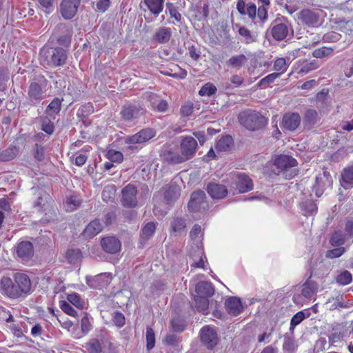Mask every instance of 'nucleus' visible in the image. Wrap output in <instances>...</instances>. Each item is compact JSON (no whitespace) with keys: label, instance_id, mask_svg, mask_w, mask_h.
<instances>
[{"label":"nucleus","instance_id":"f257e3e1","mask_svg":"<svg viewBox=\"0 0 353 353\" xmlns=\"http://www.w3.org/2000/svg\"><path fill=\"white\" fill-rule=\"evenodd\" d=\"M31 288L30 279L23 272H15L12 278L4 276L0 279V293L12 300L28 296Z\"/></svg>","mask_w":353,"mask_h":353},{"label":"nucleus","instance_id":"f03ea898","mask_svg":"<svg viewBox=\"0 0 353 353\" xmlns=\"http://www.w3.org/2000/svg\"><path fill=\"white\" fill-rule=\"evenodd\" d=\"M180 152L170 151L166 155V160L172 164H179L192 159L198 149L197 141L191 136L181 137Z\"/></svg>","mask_w":353,"mask_h":353},{"label":"nucleus","instance_id":"7ed1b4c3","mask_svg":"<svg viewBox=\"0 0 353 353\" xmlns=\"http://www.w3.org/2000/svg\"><path fill=\"white\" fill-rule=\"evenodd\" d=\"M33 198L32 207L39 212L45 214L41 219L43 222H50L56 217V212L52 206L53 200L51 196L43 189L40 188H32Z\"/></svg>","mask_w":353,"mask_h":353},{"label":"nucleus","instance_id":"20e7f679","mask_svg":"<svg viewBox=\"0 0 353 353\" xmlns=\"http://www.w3.org/2000/svg\"><path fill=\"white\" fill-rule=\"evenodd\" d=\"M238 119L241 125L250 131L258 130L266 124L265 117L256 111H243L239 114Z\"/></svg>","mask_w":353,"mask_h":353},{"label":"nucleus","instance_id":"39448f33","mask_svg":"<svg viewBox=\"0 0 353 353\" xmlns=\"http://www.w3.org/2000/svg\"><path fill=\"white\" fill-rule=\"evenodd\" d=\"M271 34L276 41H283L293 34V29L285 17L277 18L271 24Z\"/></svg>","mask_w":353,"mask_h":353},{"label":"nucleus","instance_id":"423d86ee","mask_svg":"<svg viewBox=\"0 0 353 353\" xmlns=\"http://www.w3.org/2000/svg\"><path fill=\"white\" fill-rule=\"evenodd\" d=\"M155 135L156 132L154 129L147 128L142 129L134 134L128 136L125 138L124 142L128 145L130 150L134 151L138 149L137 146L135 145L136 144L145 143L154 137Z\"/></svg>","mask_w":353,"mask_h":353},{"label":"nucleus","instance_id":"0eeeda50","mask_svg":"<svg viewBox=\"0 0 353 353\" xmlns=\"http://www.w3.org/2000/svg\"><path fill=\"white\" fill-rule=\"evenodd\" d=\"M44 61L46 64L58 67L63 65L68 59L67 51L62 48L57 47L48 49L44 52Z\"/></svg>","mask_w":353,"mask_h":353},{"label":"nucleus","instance_id":"6e6552de","mask_svg":"<svg viewBox=\"0 0 353 353\" xmlns=\"http://www.w3.org/2000/svg\"><path fill=\"white\" fill-rule=\"evenodd\" d=\"M34 252L33 245L28 241H20L14 248L16 259L23 263H26L32 260Z\"/></svg>","mask_w":353,"mask_h":353},{"label":"nucleus","instance_id":"1a4fd4ad","mask_svg":"<svg viewBox=\"0 0 353 353\" xmlns=\"http://www.w3.org/2000/svg\"><path fill=\"white\" fill-rule=\"evenodd\" d=\"M137 188L133 184H128L121 190V202L123 206L129 208H134L137 206Z\"/></svg>","mask_w":353,"mask_h":353},{"label":"nucleus","instance_id":"9d476101","mask_svg":"<svg viewBox=\"0 0 353 353\" xmlns=\"http://www.w3.org/2000/svg\"><path fill=\"white\" fill-rule=\"evenodd\" d=\"M332 185V178L330 172L323 170V173L318 174L316 176L315 183L312 187L316 196L320 197L324 190L327 188H330Z\"/></svg>","mask_w":353,"mask_h":353},{"label":"nucleus","instance_id":"9b49d317","mask_svg":"<svg viewBox=\"0 0 353 353\" xmlns=\"http://www.w3.org/2000/svg\"><path fill=\"white\" fill-rule=\"evenodd\" d=\"M200 337L201 342L208 349H212L217 345V333L213 327L209 325H206L201 330Z\"/></svg>","mask_w":353,"mask_h":353},{"label":"nucleus","instance_id":"f8f14e48","mask_svg":"<svg viewBox=\"0 0 353 353\" xmlns=\"http://www.w3.org/2000/svg\"><path fill=\"white\" fill-rule=\"evenodd\" d=\"M208 204L205 201V193L202 190L194 192L188 203V208L191 212L205 210Z\"/></svg>","mask_w":353,"mask_h":353},{"label":"nucleus","instance_id":"ddd939ff","mask_svg":"<svg viewBox=\"0 0 353 353\" xmlns=\"http://www.w3.org/2000/svg\"><path fill=\"white\" fill-rule=\"evenodd\" d=\"M301 123V117L298 113H287L283 117L281 127L283 130L294 131Z\"/></svg>","mask_w":353,"mask_h":353},{"label":"nucleus","instance_id":"4468645a","mask_svg":"<svg viewBox=\"0 0 353 353\" xmlns=\"http://www.w3.org/2000/svg\"><path fill=\"white\" fill-rule=\"evenodd\" d=\"M43 90L36 82L31 83L28 90V99L32 105L38 104L43 99Z\"/></svg>","mask_w":353,"mask_h":353},{"label":"nucleus","instance_id":"2eb2a0df","mask_svg":"<svg viewBox=\"0 0 353 353\" xmlns=\"http://www.w3.org/2000/svg\"><path fill=\"white\" fill-rule=\"evenodd\" d=\"M80 0H63L61 5V12L66 19H72L77 12Z\"/></svg>","mask_w":353,"mask_h":353},{"label":"nucleus","instance_id":"dca6fc26","mask_svg":"<svg viewBox=\"0 0 353 353\" xmlns=\"http://www.w3.org/2000/svg\"><path fill=\"white\" fill-rule=\"evenodd\" d=\"M274 165L277 168L279 172H282L295 167L297 165V161L290 156L281 154L275 158Z\"/></svg>","mask_w":353,"mask_h":353},{"label":"nucleus","instance_id":"f3484780","mask_svg":"<svg viewBox=\"0 0 353 353\" xmlns=\"http://www.w3.org/2000/svg\"><path fill=\"white\" fill-rule=\"evenodd\" d=\"M140 110L139 105L126 103L122 107L120 114L125 121H130L139 117Z\"/></svg>","mask_w":353,"mask_h":353},{"label":"nucleus","instance_id":"a211bd4d","mask_svg":"<svg viewBox=\"0 0 353 353\" xmlns=\"http://www.w3.org/2000/svg\"><path fill=\"white\" fill-rule=\"evenodd\" d=\"M57 28L59 31L63 33V35L60 36L57 39L58 43L61 46L68 47L70 45L73 33L72 26L60 23L57 26Z\"/></svg>","mask_w":353,"mask_h":353},{"label":"nucleus","instance_id":"6ab92c4d","mask_svg":"<svg viewBox=\"0 0 353 353\" xmlns=\"http://www.w3.org/2000/svg\"><path fill=\"white\" fill-rule=\"evenodd\" d=\"M103 250L110 254H115L121 250L120 241L114 236H108L101 239Z\"/></svg>","mask_w":353,"mask_h":353},{"label":"nucleus","instance_id":"aec40b11","mask_svg":"<svg viewBox=\"0 0 353 353\" xmlns=\"http://www.w3.org/2000/svg\"><path fill=\"white\" fill-rule=\"evenodd\" d=\"M207 192L214 199H223L228 194L227 188L222 184L210 183L207 186Z\"/></svg>","mask_w":353,"mask_h":353},{"label":"nucleus","instance_id":"412c9836","mask_svg":"<svg viewBox=\"0 0 353 353\" xmlns=\"http://www.w3.org/2000/svg\"><path fill=\"white\" fill-rule=\"evenodd\" d=\"M299 20L308 26H316L319 23V15L309 9L301 10L299 16Z\"/></svg>","mask_w":353,"mask_h":353},{"label":"nucleus","instance_id":"4be33fe9","mask_svg":"<svg viewBox=\"0 0 353 353\" xmlns=\"http://www.w3.org/2000/svg\"><path fill=\"white\" fill-rule=\"evenodd\" d=\"M225 305L227 312L232 316L239 315L243 310L240 299L234 296L228 298L225 302Z\"/></svg>","mask_w":353,"mask_h":353},{"label":"nucleus","instance_id":"5701e85b","mask_svg":"<svg viewBox=\"0 0 353 353\" xmlns=\"http://www.w3.org/2000/svg\"><path fill=\"white\" fill-rule=\"evenodd\" d=\"M163 343L168 347V353H177L179 352V339L174 334H168L163 340Z\"/></svg>","mask_w":353,"mask_h":353},{"label":"nucleus","instance_id":"b1692460","mask_svg":"<svg viewBox=\"0 0 353 353\" xmlns=\"http://www.w3.org/2000/svg\"><path fill=\"white\" fill-rule=\"evenodd\" d=\"M236 176L238 179L237 188L240 193L248 192L253 189L252 181L248 176L242 173H239Z\"/></svg>","mask_w":353,"mask_h":353},{"label":"nucleus","instance_id":"393cba45","mask_svg":"<svg viewBox=\"0 0 353 353\" xmlns=\"http://www.w3.org/2000/svg\"><path fill=\"white\" fill-rule=\"evenodd\" d=\"M103 229V225L97 219L91 221L85 228L83 236L91 239L99 234Z\"/></svg>","mask_w":353,"mask_h":353},{"label":"nucleus","instance_id":"a878e982","mask_svg":"<svg viewBox=\"0 0 353 353\" xmlns=\"http://www.w3.org/2000/svg\"><path fill=\"white\" fill-rule=\"evenodd\" d=\"M214 294L212 283L209 281L199 282L195 287V294L211 297Z\"/></svg>","mask_w":353,"mask_h":353},{"label":"nucleus","instance_id":"bb28decb","mask_svg":"<svg viewBox=\"0 0 353 353\" xmlns=\"http://www.w3.org/2000/svg\"><path fill=\"white\" fill-rule=\"evenodd\" d=\"M319 68L318 62L316 60L307 61V60H299L298 61V65L296 71L298 74H307L314 70Z\"/></svg>","mask_w":353,"mask_h":353},{"label":"nucleus","instance_id":"cd10ccee","mask_svg":"<svg viewBox=\"0 0 353 353\" xmlns=\"http://www.w3.org/2000/svg\"><path fill=\"white\" fill-rule=\"evenodd\" d=\"M248 62V58L243 54L232 56L226 64L231 68L239 70Z\"/></svg>","mask_w":353,"mask_h":353},{"label":"nucleus","instance_id":"c85d7f7f","mask_svg":"<svg viewBox=\"0 0 353 353\" xmlns=\"http://www.w3.org/2000/svg\"><path fill=\"white\" fill-rule=\"evenodd\" d=\"M156 230V224L154 222H149L142 228L140 234V243L143 245L146 241L151 238Z\"/></svg>","mask_w":353,"mask_h":353},{"label":"nucleus","instance_id":"c756f323","mask_svg":"<svg viewBox=\"0 0 353 353\" xmlns=\"http://www.w3.org/2000/svg\"><path fill=\"white\" fill-rule=\"evenodd\" d=\"M172 32L170 28L161 27L156 31L154 39L159 43H165L169 41Z\"/></svg>","mask_w":353,"mask_h":353},{"label":"nucleus","instance_id":"7c9ffc66","mask_svg":"<svg viewBox=\"0 0 353 353\" xmlns=\"http://www.w3.org/2000/svg\"><path fill=\"white\" fill-rule=\"evenodd\" d=\"M318 290V285L316 282L308 280L303 285L301 294L306 299H310L314 296Z\"/></svg>","mask_w":353,"mask_h":353},{"label":"nucleus","instance_id":"2f4dec72","mask_svg":"<svg viewBox=\"0 0 353 353\" xmlns=\"http://www.w3.org/2000/svg\"><path fill=\"white\" fill-rule=\"evenodd\" d=\"M310 315V309H305L295 314L290 321V330H293L296 325L300 324L304 319L309 318Z\"/></svg>","mask_w":353,"mask_h":353},{"label":"nucleus","instance_id":"473e14b6","mask_svg":"<svg viewBox=\"0 0 353 353\" xmlns=\"http://www.w3.org/2000/svg\"><path fill=\"white\" fill-rule=\"evenodd\" d=\"M164 0H144L148 10L154 15H159L163 9Z\"/></svg>","mask_w":353,"mask_h":353},{"label":"nucleus","instance_id":"72a5a7b5","mask_svg":"<svg viewBox=\"0 0 353 353\" xmlns=\"http://www.w3.org/2000/svg\"><path fill=\"white\" fill-rule=\"evenodd\" d=\"M208 296H203L197 294L194 295L195 307L196 310L203 314L207 313L209 307Z\"/></svg>","mask_w":353,"mask_h":353},{"label":"nucleus","instance_id":"f704fd0d","mask_svg":"<svg viewBox=\"0 0 353 353\" xmlns=\"http://www.w3.org/2000/svg\"><path fill=\"white\" fill-rule=\"evenodd\" d=\"M61 106V100L59 98H54L47 106L46 114L54 119L55 115L59 113Z\"/></svg>","mask_w":353,"mask_h":353},{"label":"nucleus","instance_id":"c9c22d12","mask_svg":"<svg viewBox=\"0 0 353 353\" xmlns=\"http://www.w3.org/2000/svg\"><path fill=\"white\" fill-rule=\"evenodd\" d=\"M233 143V139L230 135L223 136L217 142L215 145L218 151H227L230 149Z\"/></svg>","mask_w":353,"mask_h":353},{"label":"nucleus","instance_id":"e433bc0d","mask_svg":"<svg viewBox=\"0 0 353 353\" xmlns=\"http://www.w3.org/2000/svg\"><path fill=\"white\" fill-rule=\"evenodd\" d=\"M342 183L346 189L353 186V167L344 169L342 174Z\"/></svg>","mask_w":353,"mask_h":353},{"label":"nucleus","instance_id":"4c0bfd02","mask_svg":"<svg viewBox=\"0 0 353 353\" xmlns=\"http://www.w3.org/2000/svg\"><path fill=\"white\" fill-rule=\"evenodd\" d=\"M349 237L341 230L335 231L330 239V243L334 246H339L345 243Z\"/></svg>","mask_w":353,"mask_h":353},{"label":"nucleus","instance_id":"58836bf2","mask_svg":"<svg viewBox=\"0 0 353 353\" xmlns=\"http://www.w3.org/2000/svg\"><path fill=\"white\" fill-rule=\"evenodd\" d=\"M179 188L176 186H169L164 193V198L168 204L174 201L179 196Z\"/></svg>","mask_w":353,"mask_h":353},{"label":"nucleus","instance_id":"ea45409f","mask_svg":"<svg viewBox=\"0 0 353 353\" xmlns=\"http://www.w3.org/2000/svg\"><path fill=\"white\" fill-rule=\"evenodd\" d=\"M67 300L68 303L72 304L79 309H83L85 303L84 299H83L81 296L76 292L68 294Z\"/></svg>","mask_w":353,"mask_h":353},{"label":"nucleus","instance_id":"a19ab883","mask_svg":"<svg viewBox=\"0 0 353 353\" xmlns=\"http://www.w3.org/2000/svg\"><path fill=\"white\" fill-rule=\"evenodd\" d=\"M18 153V149L14 146L3 150L0 153V161H8L14 159Z\"/></svg>","mask_w":353,"mask_h":353},{"label":"nucleus","instance_id":"79ce46f5","mask_svg":"<svg viewBox=\"0 0 353 353\" xmlns=\"http://www.w3.org/2000/svg\"><path fill=\"white\" fill-rule=\"evenodd\" d=\"M301 208L305 216L312 215L317 212V205L312 200H307L301 203Z\"/></svg>","mask_w":353,"mask_h":353},{"label":"nucleus","instance_id":"37998d69","mask_svg":"<svg viewBox=\"0 0 353 353\" xmlns=\"http://www.w3.org/2000/svg\"><path fill=\"white\" fill-rule=\"evenodd\" d=\"M172 231L175 234H181L185 231L186 227L185 221L181 218L173 219L170 223Z\"/></svg>","mask_w":353,"mask_h":353},{"label":"nucleus","instance_id":"c03bdc74","mask_svg":"<svg viewBox=\"0 0 353 353\" xmlns=\"http://www.w3.org/2000/svg\"><path fill=\"white\" fill-rule=\"evenodd\" d=\"M336 282L340 285H346L350 284L352 281V274L347 271L344 270L340 272L335 278Z\"/></svg>","mask_w":353,"mask_h":353},{"label":"nucleus","instance_id":"a18cd8bd","mask_svg":"<svg viewBox=\"0 0 353 353\" xmlns=\"http://www.w3.org/2000/svg\"><path fill=\"white\" fill-rule=\"evenodd\" d=\"M88 353H100L101 352V345L99 340L96 339H91L83 346Z\"/></svg>","mask_w":353,"mask_h":353},{"label":"nucleus","instance_id":"49530a36","mask_svg":"<svg viewBox=\"0 0 353 353\" xmlns=\"http://www.w3.org/2000/svg\"><path fill=\"white\" fill-rule=\"evenodd\" d=\"M81 204L80 199L74 195L67 197L65 202V208L67 211H73L77 209Z\"/></svg>","mask_w":353,"mask_h":353},{"label":"nucleus","instance_id":"de8ad7c7","mask_svg":"<svg viewBox=\"0 0 353 353\" xmlns=\"http://www.w3.org/2000/svg\"><path fill=\"white\" fill-rule=\"evenodd\" d=\"M216 91V87L213 83L208 82L202 86L199 92V94L202 97H210L214 94Z\"/></svg>","mask_w":353,"mask_h":353},{"label":"nucleus","instance_id":"09e8293b","mask_svg":"<svg viewBox=\"0 0 353 353\" xmlns=\"http://www.w3.org/2000/svg\"><path fill=\"white\" fill-rule=\"evenodd\" d=\"M111 279V274L110 273H102V274H99L98 275H97L94 278V281L95 282H102V283H99V285H91L92 287L93 288H102L106 285H108L109 283H110V281Z\"/></svg>","mask_w":353,"mask_h":353},{"label":"nucleus","instance_id":"8fccbe9b","mask_svg":"<svg viewBox=\"0 0 353 353\" xmlns=\"http://www.w3.org/2000/svg\"><path fill=\"white\" fill-rule=\"evenodd\" d=\"M334 49L332 48L322 47L314 50L312 55L316 58H323L332 54Z\"/></svg>","mask_w":353,"mask_h":353},{"label":"nucleus","instance_id":"3c124183","mask_svg":"<svg viewBox=\"0 0 353 353\" xmlns=\"http://www.w3.org/2000/svg\"><path fill=\"white\" fill-rule=\"evenodd\" d=\"M288 65L285 58H277L274 62L273 68L277 71L276 73H281V75L287 70Z\"/></svg>","mask_w":353,"mask_h":353},{"label":"nucleus","instance_id":"603ef678","mask_svg":"<svg viewBox=\"0 0 353 353\" xmlns=\"http://www.w3.org/2000/svg\"><path fill=\"white\" fill-rule=\"evenodd\" d=\"M155 334L152 328L148 327L146 329V347L151 350L155 345Z\"/></svg>","mask_w":353,"mask_h":353},{"label":"nucleus","instance_id":"864d4df0","mask_svg":"<svg viewBox=\"0 0 353 353\" xmlns=\"http://www.w3.org/2000/svg\"><path fill=\"white\" fill-rule=\"evenodd\" d=\"M238 32L246 43H250L255 41L254 36L252 34L251 32L247 28L243 26L240 27Z\"/></svg>","mask_w":353,"mask_h":353},{"label":"nucleus","instance_id":"5fc2aeb1","mask_svg":"<svg viewBox=\"0 0 353 353\" xmlns=\"http://www.w3.org/2000/svg\"><path fill=\"white\" fill-rule=\"evenodd\" d=\"M283 349L285 353H294L296 350L294 339L292 337H285Z\"/></svg>","mask_w":353,"mask_h":353},{"label":"nucleus","instance_id":"6e6d98bb","mask_svg":"<svg viewBox=\"0 0 353 353\" xmlns=\"http://www.w3.org/2000/svg\"><path fill=\"white\" fill-rule=\"evenodd\" d=\"M108 159L112 162L121 163L123 160V153L120 151L110 150L107 153Z\"/></svg>","mask_w":353,"mask_h":353},{"label":"nucleus","instance_id":"4d7b16f0","mask_svg":"<svg viewBox=\"0 0 353 353\" xmlns=\"http://www.w3.org/2000/svg\"><path fill=\"white\" fill-rule=\"evenodd\" d=\"M152 108L154 110H156L159 112H165L168 108V104L165 100H158L156 101H152L151 103Z\"/></svg>","mask_w":353,"mask_h":353},{"label":"nucleus","instance_id":"13d9d810","mask_svg":"<svg viewBox=\"0 0 353 353\" xmlns=\"http://www.w3.org/2000/svg\"><path fill=\"white\" fill-rule=\"evenodd\" d=\"M281 76V73H271L262 79L260 80V81L258 83V87H262L264 85H269L270 83H273L275 79L279 78Z\"/></svg>","mask_w":353,"mask_h":353},{"label":"nucleus","instance_id":"bf43d9fd","mask_svg":"<svg viewBox=\"0 0 353 353\" xmlns=\"http://www.w3.org/2000/svg\"><path fill=\"white\" fill-rule=\"evenodd\" d=\"M171 326L174 332H181L183 331L185 324L183 319L174 318L171 321Z\"/></svg>","mask_w":353,"mask_h":353},{"label":"nucleus","instance_id":"052dcab7","mask_svg":"<svg viewBox=\"0 0 353 353\" xmlns=\"http://www.w3.org/2000/svg\"><path fill=\"white\" fill-rule=\"evenodd\" d=\"M197 10L202 17H207L209 14V6L207 0H201L197 5Z\"/></svg>","mask_w":353,"mask_h":353},{"label":"nucleus","instance_id":"680f3d73","mask_svg":"<svg viewBox=\"0 0 353 353\" xmlns=\"http://www.w3.org/2000/svg\"><path fill=\"white\" fill-rule=\"evenodd\" d=\"M54 124L50 119L45 118L42 120L41 130L43 131H44L48 134H52L54 132Z\"/></svg>","mask_w":353,"mask_h":353},{"label":"nucleus","instance_id":"e2e57ef3","mask_svg":"<svg viewBox=\"0 0 353 353\" xmlns=\"http://www.w3.org/2000/svg\"><path fill=\"white\" fill-rule=\"evenodd\" d=\"M318 114L314 110H308L305 112V120L309 124H314L317 120Z\"/></svg>","mask_w":353,"mask_h":353},{"label":"nucleus","instance_id":"0e129e2a","mask_svg":"<svg viewBox=\"0 0 353 353\" xmlns=\"http://www.w3.org/2000/svg\"><path fill=\"white\" fill-rule=\"evenodd\" d=\"M259 22L263 23L268 19V8L259 6L256 11V17Z\"/></svg>","mask_w":353,"mask_h":353},{"label":"nucleus","instance_id":"69168bd1","mask_svg":"<svg viewBox=\"0 0 353 353\" xmlns=\"http://www.w3.org/2000/svg\"><path fill=\"white\" fill-rule=\"evenodd\" d=\"M44 148L41 145L37 143L34 148V157L39 161H41L44 159Z\"/></svg>","mask_w":353,"mask_h":353},{"label":"nucleus","instance_id":"338daca9","mask_svg":"<svg viewBox=\"0 0 353 353\" xmlns=\"http://www.w3.org/2000/svg\"><path fill=\"white\" fill-rule=\"evenodd\" d=\"M114 196V190L112 187H105L102 192V199L108 202L113 200Z\"/></svg>","mask_w":353,"mask_h":353},{"label":"nucleus","instance_id":"774afa93","mask_svg":"<svg viewBox=\"0 0 353 353\" xmlns=\"http://www.w3.org/2000/svg\"><path fill=\"white\" fill-rule=\"evenodd\" d=\"M194 105L192 102H188L181 107L180 112L182 117H189L192 114Z\"/></svg>","mask_w":353,"mask_h":353}]
</instances>
